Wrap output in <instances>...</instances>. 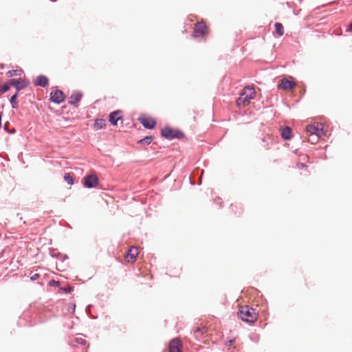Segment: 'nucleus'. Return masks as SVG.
<instances>
[{
  "label": "nucleus",
  "instance_id": "f257e3e1",
  "mask_svg": "<svg viewBox=\"0 0 352 352\" xmlns=\"http://www.w3.org/2000/svg\"><path fill=\"white\" fill-rule=\"evenodd\" d=\"M238 316L239 318L247 322H253L257 318V314L255 309L248 306H242L239 308Z\"/></svg>",
  "mask_w": 352,
  "mask_h": 352
},
{
  "label": "nucleus",
  "instance_id": "f03ea898",
  "mask_svg": "<svg viewBox=\"0 0 352 352\" xmlns=\"http://www.w3.org/2000/svg\"><path fill=\"white\" fill-rule=\"evenodd\" d=\"M255 91L253 87L250 86L245 87L241 92L240 97L237 99L236 103L238 105L243 104V106L248 104L250 100L253 98Z\"/></svg>",
  "mask_w": 352,
  "mask_h": 352
},
{
  "label": "nucleus",
  "instance_id": "7ed1b4c3",
  "mask_svg": "<svg viewBox=\"0 0 352 352\" xmlns=\"http://www.w3.org/2000/svg\"><path fill=\"white\" fill-rule=\"evenodd\" d=\"M161 135L169 140L175 138L180 139L184 137V133L182 131L173 129L169 126H165L162 129L161 131Z\"/></svg>",
  "mask_w": 352,
  "mask_h": 352
},
{
  "label": "nucleus",
  "instance_id": "20e7f679",
  "mask_svg": "<svg viewBox=\"0 0 352 352\" xmlns=\"http://www.w3.org/2000/svg\"><path fill=\"white\" fill-rule=\"evenodd\" d=\"M306 131L310 135H315L318 138L325 135L326 132L322 124L320 125L309 124L306 127Z\"/></svg>",
  "mask_w": 352,
  "mask_h": 352
},
{
  "label": "nucleus",
  "instance_id": "39448f33",
  "mask_svg": "<svg viewBox=\"0 0 352 352\" xmlns=\"http://www.w3.org/2000/svg\"><path fill=\"white\" fill-rule=\"evenodd\" d=\"M98 185V178L96 175H88L84 177V186L87 188H93Z\"/></svg>",
  "mask_w": 352,
  "mask_h": 352
},
{
  "label": "nucleus",
  "instance_id": "423d86ee",
  "mask_svg": "<svg viewBox=\"0 0 352 352\" xmlns=\"http://www.w3.org/2000/svg\"><path fill=\"white\" fill-rule=\"evenodd\" d=\"M138 120L144 128L148 129H153L156 125V121L150 117L140 116Z\"/></svg>",
  "mask_w": 352,
  "mask_h": 352
},
{
  "label": "nucleus",
  "instance_id": "0eeeda50",
  "mask_svg": "<svg viewBox=\"0 0 352 352\" xmlns=\"http://www.w3.org/2000/svg\"><path fill=\"white\" fill-rule=\"evenodd\" d=\"M9 83L16 89V93L24 89L28 85V82L25 80L12 78L9 80Z\"/></svg>",
  "mask_w": 352,
  "mask_h": 352
},
{
  "label": "nucleus",
  "instance_id": "6e6552de",
  "mask_svg": "<svg viewBox=\"0 0 352 352\" xmlns=\"http://www.w3.org/2000/svg\"><path fill=\"white\" fill-rule=\"evenodd\" d=\"M65 99L64 93L59 89H56L50 93V100L56 104L61 103Z\"/></svg>",
  "mask_w": 352,
  "mask_h": 352
},
{
  "label": "nucleus",
  "instance_id": "1a4fd4ad",
  "mask_svg": "<svg viewBox=\"0 0 352 352\" xmlns=\"http://www.w3.org/2000/svg\"><path fill=\"white\" fill-rule=\"evenodd\" d=\"M121 114H122V111L120 110H117V111L111 112L109 114L110 123L113 126L117 125L118 121L122 119Z\"/></svg>",
  "mask_w": 352,
  "mask_h": 352
},
{
  "label": "nucleus",
  "instance_id": "9d476101",
  "mask_svg": "<svg viewBox=\"0 0 352 352\" xmlns=\"http://www.w3.org/2000/svg\"><path fill=\"white\" fill-rule=\"evenodd\" d=\"M206 30V25L205 23L200 22L197 23L194 28V34L195 36H204Z\"/></svg>",
  "mask_w": 352,
  "mask_h": 352
},
{
  "label": "nucleus",
  "instance_id": "9b49d317",
  "mask_svg": "<svg viewBox=\"0 0 352 352\" xmlns=\"http://www.w3.org/2000/svg\"><path fill=\"white\" fill-rule=\"evenodd\" d=\"M170 352H182L181 351V342L179 339H173L169 343Z\"/></svg>",
  "mask_w": 352,
  "mask_h": 352
},
{
  "label": "nucleus",
  "instance_id": "f8f14e48",
  "mask_svg": "<svg viewBox=\"0 0 352 352\" xmlns=\"http://www.w3.org/2000/svg\"><path fill=\"white\" fill-rule=\"evenodd\" d=\"M48 82V78L43 75L38 76L34 82L36 86H40L42 87H45L47 85Z\"/></svg>",
  "mask_w": 352,
  "mask_h": 352
},
{
  "label": "nucleus",
  "instance_id": "ddd939ff",
  "mask_svg": "<svg viewBox=\"0 0 352 352\" xmlns=\"http://www.w3.org/2000/svg\"><path fill=\"white\" fill-rule=\"evenodd\" d=\"M138 250L135 247L131 248L130 250H128L126 254V258L129 262H134L135 261V258L138 255Z\"/></svg>",
  "mask_w": 352,
  "mask_h": 352
},
{
  "label": "nucleus",
  "instance_id": "4468645a",
  "mask_svg": "<svg viewBox=\"0 0 352 352\" xmlns=\"http://www.w3.org/2000/svg\"><path fill=\"white\" fill-rule=\"evenodd\" d=\"M82 97V94L81 93L74 94L69 97V103L73 106L76 107L78 102L81 100Z\"/></svg>",
  "mask_w": 352,
  "mask_h": 352
},
{
  "label": "nucleus",
  "instance_id": "2eb2a0df",
  "mask_svg": "<svg viewBox=\"0 0 352 352\" xmlns=\"http://www.w3.org/2000/svg\"><path fill=\"white\" fill-rule=\"evenodd\" d=\"M294 82L290 81L287 78H283L281 83L279 85V87L283 89H290L294 87Z\"/></svg>",
  "mask_w": 352,
  "mask_h": 352
},
{
  "label": "nucleus",
  "instance_id": "dca6fc26",
  "mask_svg": "<svg viewBox=\"0 0 352 352\" xmlns=\"http://www.w3.org/2000/svg\"><path fill=\"white\" fill-rule=\"evenodd\" d=\"M281 136L284 140H290L292 137V129L289 126H285L282 129Z\"/></svg>",
  "mask_w": 352,
  "mask_h": 352
},
{
  "label": "nucleus",
  "instance_id": "f3484780",
  "mask_svg": "<svg viewBox=\"0 0 352 352\" xmlns=\"http://www.w3.org/2000/svg\"><path fill=\"white\" fill-rule=\"evenodd\" d=\"M105 120L104 119H97L94 123V127L96 129H101L105 126Z\"/></svg>",
  "mask_w": 352,
  "mask_h": 352
},
{
  "label": "nucleus",
  "instance_id": "a211bd4d",
  "mask_svg": "<svg viewBox=\"0 0 352 352\" xmlns=\"http://www.w3.org/2000/svg\"><path fill=\"white\" fill-rule=\"evenodd\" d=\"M153 140V136H151V135L146 136L143 139L140 140L138 142L141 144L148 145L152 142Z\"/></svg>",
  "mask_w": 352,
  "mask_h": 352
},
{
  "label": "nucleus",
  "instance_id": "6ab92c4d",
  "mask_svg": "<svg viewBox=\"0 0 352 352\" xmlns=\"http://www.w3.org/2000/svg\"><path fill=\"white\" fill-rule=\"evenodd\" d=\"M17 96H18V94L17 93H15L14 95H12L11 96V98H10V104H11V107L13 108V109H16L17 107H18V104H17V102H16V98H17Z\"/></svg>",
  "mask_w": 352,
  "mask_h": 352
},
{
  "label": "nucleus",
  "instance_id": "aec40b11",
  "mask_svg": "<svg viewBox=\"0 0 352 352\" xmlns=\"http://www.w3.org/2000/svg\"><path fill=\"white\" fill-rule=\"evenodd\" d=\"M274 27L278 35L283 36L284 34L283 25L280 23H276Z\"/></svg>",
  "mask_w": 352,
  "mask_h": 352
},
{
  "label": "nucleus",
  "instance_id": "412c9836",
  "mask_svg": "<svg viewBox=\"0 0 352 352\" xmlns=\"http://www.w3.org/2000/svg\"><path fill=\"white\" fill-rule=\"evenodd\" d=\"M64 180L67 182L68 184H73L74 183L73 177L69 173L65 174Z\"/></svg>",
  "mask_w": 352,
  "mask_h": 352
},
{
  "label": "nucleus",
  "instance_id": "4be33fe9",
  "mask_svg": "<svg viewBox=\"0 0 352 352\" xmlns=\"http://www.w3.org/2000/svg\"><path fill=\"white\" fill-rule=\"evenodd\" d=\"M10 86H12V85H10V83H9V80H8L7 82L4 83V84L1 87L0 90H1L2 92L5 93V92H6V91H9V90H10Z\"/></svg>",
  "mask_w": 352,
  "mask_h": 352
},
{
  "label": "nucleus",
  "instance_id": "5701e85b",
  "mask_svg": "<svg viewBox=\"0 0 352 352\" xmlns=\"http://www.w3.org/2000/svg\"><path fill=\"white\" fill-rule=\"evenodd\" d=\"M6 75L8 77H12L14 76H20V74L18 70L12 69V70L7 72Z\"/></svg>",
  "mask_w": 352,
  "mask_h": 352
},
{
  "label": "nucleus",
  "instance_id": "b1692460",
  "mask_svg": "<svg viewBox=\"0 0 352 352\" xmlns=\"http://www.w3.org/2000/svg\"><path fill=\"white\" fill-rule=\"evenodd\" d=\"M74 341L76 343L81 344V345H85V344H86V342H87L86 340L85 339H83L82 338H76L74 339Z\"/></svg>",
  "mask_w": 352,
  "mask_h": 352
},
{
  "label": "nucleus",
  "instance_id": "393cba45",
  "mask_svg": "<svg viewBox=\"0 0 352 352\" xmlns=\"http://www.w3.org/2000/svg\"><path fill=\"white\" fill-rule=\"evenodd\" d=\"M60 284L59 281L55 280H51L49 282V285L52 287L58 286Z\"/></svg>",
  "mask_w": 352,
  "mask_h": 352
},
{
  "label": "nucleus",
  "instance_id": "a878e982",
  "mask_svg": "<svg viewBox=\"0 0 352 352\" xmlns=\"http://www.w3.org/2000/svg\"><path fill=\"white\" fill-rule=\"evenodd\" d=\"M39 274H33L31 277H30V280H37L38 278H39Z\"/></svg>",
  "mask_w": 352,
  "mask_h": 352
},
{
  "label": "nucleus",
  "instance_id": "bb28decb",
  "mask_svg": "<svg viewBox=\"0 0 352 352\" xmlns=\"http://www.w3.org/2000/svg\"><path fill=\"white\" fill-rule=\"evenodd\" d=\"M3 128L4 129L8 131L9 133H14L15 132V130L14 129H12V130H8V127H7V124L6 123L3 126Z\"/></svg>",
  "mask_w": 352,
  "mask_h": 352
},
{
  "label": "nucleus",
  "instance_id": "cd10ccee",
  "mask_svg": "<svg viewBox=\"0 0 352 352\" xmlns=\"http://www.w3.org/2000/svg\"><path fill=\"white\" fill-rule=\"evenodd\" d=\"M298 167L299 168H302L304 167H307V166L305 164H302V163H299L297 164Z\"/></svg>",
  "mask_w": 352,
  "mask_h": 352
},
{
  "label": "nucleus",
  "instance_id": "c85d7f7f",
  "mask_svg": "<svg viewBox=\"0 0 352 352\" xmlns=\"http://www.w3.org/2000/svg\"><path fill=\"white\" fill-rule=\"evenodd\" d=\"M72 291V287H69L68 289H65V292L66 293H69V292H71Z\"/></svg>",
  "mask_w": 352,
  "mask_h": 352
},
{
  "label": "nucleus",
  "instance_id": "c756f323",
  "mask_svg": "<svg viewBox=\"0 0 352 352\" xmlns=\"http://www.w3.org/2000/svg\"><path fill=\"white\" fill-rule=\"evenodd\" d=\"M232 343H233V340H229V341H228V346H230V345H232Z\"/></svg>",
  "mask_w": 352,
  "mask_h": 352
},
{
  "label": "nucleus",
  "instance_id": "7c9ffc66",
  "mask_svg": "<svg viewBox=\"0 0 352 352\" xmlns=\"http://www.w3.org/2000/svg\"><path fill=\"white\" fill-rule=\"evenodd\" d=\"M348 30L352 31V23L350 24Z\"/></svg>",
  "mask_w": 352,
  "mask_h": 352
},
{
  "label": "nucleus",
  "instance_id": "2f4dec72",
  "mask_svg": "<svg viewBox=\"0 0 352 352\" xmlns=\"http://www.w3.org/2000/svg\"><path fill=\"white\" fill-rule=\"evenodd\" d=\"M67 258H68L67 256V255H65V256H64V259H67Z\"/></svg>",
  "mask_w": 352,
  "mask_h": 352
},
{
  "label": "nucleus",
  "instance_id": "473e14b6",
  "mask_svg": "<svg viewBox=\"0 0 352 352\" xmlns=\"http://www.w3.org/2000/svg\"><path fill=\"white\" fill-rule=\"evenodd\" d=\"M56 0H53V1H56Z\"/></svg>",
  "mask_w": 352,
  "mask_h": 352
}]
</instances>
